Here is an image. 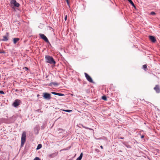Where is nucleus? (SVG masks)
I'll return each mask as SVG.
<instances>
[{
	"label": "nucleus",
	"instance_id": "obj_25",
	"mask_svg": "<svg viewBox=\"0 0 160 160\" xmlns=\"http://www.w3.org/2000/svg\"><path fill=\"white\" fill-rule=\"evenodd\" d=\"M33 160H41L38 157L35 158Z\"/></svg>",
	"mask_w": 160,
	"mask_h": 160
},
{
	"label": "nucleus",
	"instance_id": "obj_5",
	"mask_svg": "<svg viewBox=\"0 0 160 160\" xmlns=\"http://www.w3.org/2000/svg\"><path fill=\"white\" fill-rule=\"evenodd\" d=\"M22 103V102L19 99L15 100L13 103V105L14 107H17L19 106L21 103Z\"/></svg>",
	"mask_w": 160,
	"mask_h": 160
},
{
	"label": "nucleus",
	"instance_id": "obj_17",
	"mask_svg": "<svg viewBox=\"0 0 160 160\" xmlns=\"http://www.w3.org/2000/svg\"><path fill=\"white\" fill-rule=\"evenodd\" d=\"M123 144L127 148H131V147H130V145H129L127 144H125V143H123Z\"/></svg>",
	"mask_w": 160,
	"mask_h": 160
},
{
	"label": "nucleus",
	"instance_id": "obj_30",
	"mask_svg": "<svg viewBox=\"0 0 160 160\" xmlns=\"http://www.w3.org/2000/svg\"><path fill=\"white\" fill-rule=\"evenodd\" d=\"M5 53V52L4 51H0V53Z\"/></svg>",
	"mask_w": 160,
	"mask_h": 160
},
{
	"label": "nucleus",
	"instance_id": "obj_29",
	"mask_svg": "<svg viewBox=\"0 0 160 160\" xmlns=\"http://www.w3.org/2000/svg\"><path fill=\"white\" fill-rule=\"evenodd\" d=\"M67 16L66 15L64 18V19L65 21H66V20L67 19Z\"/></svg>",
	"mask_w": 160,
	"mask_h": 160
},
{
	"label": "nucleus",
	"instance_id": "obj_14",
	"mask_svg": "<svg viewBox=\"0 0 160 160\" xmlns=\"http://www.w3.org/2000/svg\"><path fill=\"white\" fill-rule=\"evenodd\" d=\"M82 157V153H81L80 156L76 159V160H81Z\"/></svg>",
	"mask_w": 160,
	"mask_h": 160
},
{
	"label": "nucleus",
	"instance_id": "obj_24",
	"mask_svg": "<svg viewBox=\"0 0 160 160\" xmlns=\"http://www.w3.org/2000/svg\"><path fill=\"white\" fill-rule=\"evenodd\" d=\"M150 14L151 15H155L156 14V13L154 12H152L150 13Z\"/></svg>",
	"mask_w": 160,
	"mask_h": 160
},
{
	"label": "nucleus",
	"instance_id": "obj_15",
	"mask_svg": "<svg viewBox=\"0 0 160 160\" xmlns=\"http://www.w3.org/2000/svg\"><path fill=\"white\" fill-rule=\"evenodd\" d=\"M55 153H53L52 154H50L49 155V156L50 158H52L55 157Z\"/></svg>",
	"mask_w": 160,
	"mask_h": 160
},
{
	"label": "nucleus",
	"instance_id": "obj_13",
	"mask_svg": "<svg viewBox=\"0 0 160 160\" xmlns=\"http://www.w3.org/2000/svg\"><path fill=\"white\" fill-rule=\"evenodd\" d=\"M129 3L134 8H135V6L133 3V2H132V0H127Z\"/></svg>",
	"mask_w": 160,
	"mask_h": 160
},
{
	"label": "nucleus",
	"instance_id": "obj_31",
	"mask_svg": "<svg viewBox=\"0 0 160 160\" xmlns=\"http://www.w3.org/2000/svg\"><path fill=\"white\" fill-rule=\"evenodd\" d=\"M82 126V127L83 128H87V129H88L89 128H87L85 127H84V126Z\"/></svg>",
	"mask_w": 160,
	"mask_h": 160
},
{
	"label": "nucleus",
	"instance_id": "obj_4",
	"mask_svg": "<svg viewBox=\"0 0 160 160\" xmlns=\"http://www.w3.org/2000/svg\"><path fill=\"white\" fill-rule=\"evenodd\" d=\"M39 35L40 37V38L43 40L45 42L47 43H49V41L45 35L43 34L40 33Z\"/></svg>",
	"mask_w": 160,
	"mask_h": 160
},
{
	"label": "nucleus",
	"instance_id": "obj_27",
	"mask_svg": "<svg viewBox=\"0 0 160 160\" xmlns=\"http://www.w3.org/2000/svg\"><path fill=\"white\" fill-rule=\"evenodd\" d=\"M0 94H5L4 92L2 91H0Z\"/></svg>",
	"mask_w": 160,
	"mask_h": 160
},
{
	"label": "nucleus",
	"instance_id": "obj_12",
	"mask_svg": "<svg viewBox=\"0 0 160 160\" xmlns=\"http://www.w3.org/2000/svg\"><path fill=\"white\" fill-rule=\"evenodd\" d=\"M8 40V38L7 36H5L3 37V39H2V41H7Z\"/></svg>",
	"mask_w": 160,
	"mask_h": 160
},
{
	"label": "nucleus",
	"instance_id": "obj_37",
	"mask_svg": "<svg viewBox=\"0 0 160 160\" xmlns=\"http://www.w3.org/2000/svg\"><path fill=\"white\" fill-rule=\"evenodd\" d=\"M100 147L102 148V146H101Z\"/></svg>",
	"mask_w": 160,
	"mask_h": 160
},
{
	"label": "nucleus",
	"instance_id": "obj_7",
	"mask_svg": "<svg viewBox=\"0 0 160 160\" xmlns=\"http://www.w3.org/2000/svg\"><path fill=\"white\" fill-rule=\"evenodd\" d=\"M10 2L11 4L13 5L15 7H18L20 6L19 4L16 0H11Z\"/></svg>",
	"mask_w": 160,
	"mask_h": 160
},
{
	"label": "nucleus",
	"instance_id": "obj_3",
	"mask_svg": "<svg viewBox=\"0 0 160 160\" xmlns=\"http://www.w3.org/2000/svg\"><path fill=\"white\" fill-rule=\"evenodd\" d=\"M43 94V97L44 99L47 100H49L51 99V97L50 94L47 92H44Z\"/></svg>",
	"mask_w": 160,
	"mask_h": 160
},
{
	"label": "nucleus",
	"instance_id": "obj_28",
	"mask_svg": "<svg viewBox=\"0 0 160 160\" xmlns=\"http://www.w3.org/2000/svg\"><path fill=\"white\" fill-rule=\"evenodd\" d=\"M23 69H25L26 71H27L28 70V68L27 67H25Z\"/></svg>",
	"mask_w": 160,
	"mask_h": 160
},
{
	"label": "nucleus",
	"instance_id": "obj_23",
	"mask_svg": "<svg viewBox=\"0 0 160 160\" xmlns=\"http://www.w3.org/2000/svg\"><path fill=\"white\" fill-rule=\"evenodd\" d=\"M57 95L59 96H63L64 95L63 94L58 93Z\"/></svg>",
	"mask_w": 160,
	"mask_h": 160
},
{
	"label": "nucleus",
	"instance_id": "obj_36",
	"mask_svg": "<svg viewBox=\"0 0 160 160\" xmlns=\"http://www.w3.org/2000/svg\"><path fill=\"white\" fill-rule=\"evenodd\" d=\"M67 149H63V150H67Z\"/></svg>",
	"mask_w": 160,
	"mask_h": 160
},
{
	"label": "nucleus",
	"instance_id": "obj_32",
	"mask_svg": "<svg viewBox=\"0 0 160 160\" xmlns=\"http://www.w3.org/2000/svg\"><path fill=\"white\" fill-rule=\"evenodd\" d=\"M18 89H16L15 90V92H18Z\"/></svg>",
	"mask_w": 160,
	"mask_h": 160
},
{
	"label": "nucleus",
	"instance_id": "obj_35",
	"mask_svg": "<svg viewBox=\"0 0 160 160\" xmlns=\"http://www.w3.org/2000/svg\"><path fill=\"white\" fill-rule=\"evenodd\" d=\"M144 136H143V135H142V136H141V138H144Z\"/></svg>",
	"mask_w": 160,
	"mask_h": 160
},
{
	"label": "nucleus",
	"instance_id": "obj_22",
	"mask_svg": "<svg viewBox=\"0 0 160 160\" xmlns=\"http://www.w3.org/2000/svg\"><path fill=\"white\" fill-rule=\"evenodd\" d=\"M102 99L104 100H107V98L105 96H103L102 97Z\"/></svg>",
	"mask_w": 160,
	"mask_h": 160
},
{
	"label": "nucleus",
	"instance_id": "obj_20",
	"mask_svg": "<svg viewBox=\"0 0 160 160\" xmlns=\"http://www.w3.org/2000/svg\"><path fill=\"white\" fill-rule=\"evenodd\" d=\"M50 84H53L54 85H56V86L58 85V83H56V82H52L51 83H50Z\"/></svg>",
	"mask_w": 160,
	"mask_h": 160
},
{
	"label": "nucleus",
	"instance_id": "obj_8",
	"mask_svg": "<svg viewBox=\"0 0 160 160\" xmlns=\"http://www.w3.org/2000/svg\"><path fill=\"white\" fill-rule=\"evenodd\" d=\"M154 89L156 93H159L160 92V88L159 85H156L154 88Z\"/></svg>",
	"mask_w": 160,
	"mask_h": 160
},
{
	"label": "nucleus",
	"instance_id": "obj_26",
	"mask_svg": "<svg viewBox=\"0 0 160 160\" xmlns=\"http://www.w3.org/2000/svg\"><path fill=\"white\" fill-rule=\"evenodd\" d=\"M51 93L52 94H54V95H58V93H57V92H52Z\"/></svg>",
	"mask_w": 160,
	"mask_h": 160
},
{
	"label": "nucleus",
	"instance_id": "obj_10",
	"mask_svg": "<svg viewBox=\"0 0 160 160\" xmlns=\"http://www.w3.org/2000/svg\"><path fill=\"white\" fill-rule=\"evenodd\" d=\"M150 40L153 42H155L156 41L155 38L154 36H149Z\"/></svg>",
	"mask_w": 160,
	"mask_h": 160
},
{
	"label": "nucleus",
	"instance_id": "obj_18",
	"mask_svg": "<svg viewBox=\"0 0 160 160\" xmlns=\"http://www.w3.org/2000/svg\"><path fill=\"white\" fill-rule=\"evenodd\" d=\"M63 111L65 112H70L72 111V110H68V109L63 110Z\"/></svg>",
	"mask_w": 160,
	"mask_h": 160
},
{
	"label": "nucleus",
	"instance_id": "obj_9",
	"mask_svg": "<svg viewBox=\"0 0 160 160\" xmlns=\"http://www.w3.org/2000/svg\"><path fill=\"white\" fill-rule=\"evenodd\" d=\"M39 130V126L38 125H36L34 129V131L36 134H38Z\"/></svg>",
	"mask_w": 160,
	"mask_h": 160
},
{
	"label": "nucleus",
	"instance_id": "obj_33",
	"mask_svg": "<svg viewBox=\"0 0 160 160\" xmlns=\"http://www.w3.org/2000/svg\"><path fill=\"white\" fill-rule=\"evenodd\" d=\"M40 110V109H38L36 111H37V112H39Z\"/></svg>",
	"mask_w": 160,
	"mask_h": 160
},
{
	"label": "nucleus",
	"instance_id": "obj_34",
	"mask_svg": "<svg viewBox=\"0 0 160 160\" xmlns=\"http://www.w3.org/2000/svg\"><path fill=\"white\" fill-rule=\"evenodd\" d=\"M120 138V139H123L124 138H123V137H120V138Z\"/></svg>",
	"mask_w": 160,
	"mask_h": 160
},
{
	"label": "nucleus",
	"instance_id": "obj_11",
	"mask_svg": "<svg viewBox=\"0 0 160 160\" xmlns=\"http://www.w3.org/2000/svg\"><path fill=\"white\" fill-rule=\"evenodd\" d=\"M20 39L18 38H15L13 39V43L15 44Z\"/></svg>",
	"mask_w": 160,
	"mask_h": 160
},
{
	"label": "nucleus",
	"instance_id": "obj_1",
	"mask_svg": "<svg viewBox=\"0 0 160 160\" xmlns=\"http://www.w3.org/2000/svg\"><path fill=\"white\" fill-rule=\"evenodd\" d=\"M45 59L47 63L54 65L56 63V62L52 56L49 55H46L45 56Z\"/></svg>",
	"mask_w": 160,
	"mask_h": 160
},
{
	"label": "nucleus",
	"instance_id": "obj_16",
	"mask_svg": "<svg viewBox=\"0 0 160 160\" xmlns=\"http://www.w3.org/2000/svg\"><path fill=\"white\" fill-rule=\"evenodd\" d=\"M42 147V145L41 144H39L38 145L37 148H36L37 150H38L40 149Z\"/></svg>",
	"mask_w": 160,
	"mask_h": 160
},
{
	"label": "nucleus",
	"instance_id": "obj_2",
	"mask_svg": "<svg viewBox=\"0 0 160 160\" xmlns=\"http://www.w3.org/2000/svg\"><path fill=\"white\" fill-rule=\"evenodd\" d=\"M26 132H23L22 134L21 137V147L23 146L26 141Z\"/></svg>",
	"mask_w": 160,
	"mask_h": 160
},
{
	"label": "nucleus",
	"instance_id": "obj_21",
	"mask_svg": "<svg viewBox=\"0 0 160 160\" xmlns=\"http://www.w3.org/2000/svg\"><path fill=\"white\" fill-rule=\"evenodd\" d=\"M143 68L146 70V69L147 68V66L146 64L144 65L143 66Z\"/></svg>",
	"mask_w": 160,
	"mask_h": 160
},
{
	"label": "nucleus",
	"instance_id": "obj_19",
	"mask_svg": "<svg viewBox=\"0 0 160 160\" xmlns=\"http://www.w3.org/2000/svg\"><path fill=\"white\" fill-rule=\"evenodd\" d=\"M0 120L2 122H5L6 121V119L5 118H2L0 119Z\"/></svg>",
	"mask_w": 160,
	"mask_h": 160
},
{
	"label": "nucleus",
	"instance_id": "obj_6",
	"mask_svg": "<svg viewBox=\"0 0 160 160\" xmlns=\"http://www.w3.org/2000/svg\"><path fill=\"white\" fill-rule=\"evenodd\" d=\"M84 74L87 80L90 82L94 83L92 78L86 72L84 73Z\"/></svg>",
	"mask_w": 160,
	"mask_h": 160
}]
</instances>
